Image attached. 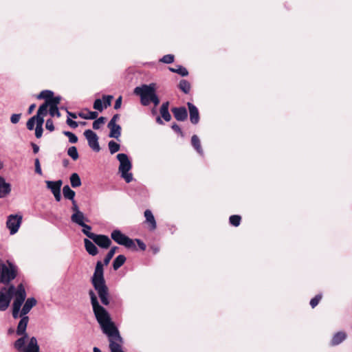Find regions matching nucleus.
<instances>
[{"label": "nucleus", "mask_w": 352, "mask_h": 352, "mask_svg": "<svg viewBox=\"0 0 352 352\" xmlns=\"http://www.w3.org/2000/svg\"><path fill=\"white\" fill-rule=\"evenodd\" d=\"M29 322V317H22L19 320L16 334L21 336L14 343V347L19 352H39L40 349L38 344L37 339L36 337H32L29 340L28 345L25 346L26 340L28 338V335L26 332L28 324Z\"/></svg>", "instance_id": "obj_1"}, {"label": "nucleus", "mask_w": 352, "mask_h": 352, "mask_svg": "<svg viewBox=\"0 0 352 352\" xmlns=\"http://www.w3.org/2000/svg\"><path fill=\"white\" fill-rule=\"evenodd\" d=\"M91 283L97 292L98 297L103 305H109V293L104 278L103 264L100 261H97L95 271L91 277Z\"/></svg>", "instance_id": "obj_2"}, {"label": "nucleus", "mask_w": 352, "mask_h": 352, "mask_svg": "<svg viewBox=\"0 0 352 352\" xmlns=\"http://www.w3.org/2000/svg\"><path fill=\"white\" fill-rule=\"evenodd\" d=\"M134 93L140 97V102L143 106H148L153 102L156 107L160 104V98L156 94V84L150 83L142 85L141 87H136Z\"/></svg>", "instance_id": "obj_3"}, {"label": "nucleus", "mask_w": 352, "mask_h": 352, "mask_svg": "<svg viewBox=\"0 0 352 352\" xmlns=\"http://www.w3.org/2000/svg\"><path fill=\"white\" fill-rule=\"evenodd\" d=\"M116 157L120 162L118 170L120 173V177L123 178L126 183H130L133 179V174L129 172L132 168L131 160L125 153H118Z\"/></svg>", "instance_id": "obj_4"}, {"label": "nucleus", "mask_w": 352, "mask_h": 352, "mask_svg": "<svg viewBox=\"0 0 352 352\" xmlns=\"http://www.w3.org/2000/svg\"><path fill=\"white\" fill-rule=\"evenodd\" d=\"M8 265L0 264V283L8 284L17 276V267L12 262L8 261Z\"/></svg>", "instance_id": "obj_5"}, {"label": "nucleus", "mask_w": 352, "mask_h": 352, "mask_svg": "<svg viewBox=\"0 0 352 352\" xmlns=\"http://www.w3.org/2000/svg\"><path fill=\"white\" fill-rule=\"evenodd\" d=\"M111 238L118 245H123L128 249L137 250L134 241L118 229L113 230L111 232Z\"/></svg>", "instance_id": "obj_6"}, {"label": "nucleus", "mask_w": 352, "mask_h": 352, "mask_svg": "<svg viewBox=\"0 0 352 352\" xmlns=\"http://www.w3.org/2000/svg\"><path fill=\"white\" fill-rule=\"evenodd\" d=\"M22 223V216L19 214H10L6 221V227L10 230V234H16Z\"/></svg>", "instance_id": "obj_7"}, {"label": "nucleus", "mask_w": 352, "mask_h": 352, "mask_svg": "<svg viewBox=\"0 0 352 352\" xmlns=\"http://www.w3.org/2000/svg\"><path fill=\"white\" fill-rule=\"evenodd\" d=\"M84 135L87 140L89 146L95 152L100 151L98 142V136L91 129H87L84 132Z\"/></svg>", "instance_id": "obj_8"}, {"label": "nucleus", "mask_w": 352, "mask_h": 352, "mask_svg": "<svg viewBox=\"0 0 352 352\" xmlns=\"http://www.w3.org/2000/svg\"><path fill=\"white\" fill-rule=\"evenodd\" d=\"M94 243L103 249H107L111 244L109 237L104 234H95L91 238Z\"/></svg>", "instance_id": "obj_9"}, {"label": "nucleus", "mask_w": 352, "mask_h": 352, "mask_svg": "<svg viewBox=\"0 0 352 352\" xmlns=\"http://www.w3.org/2000/svg\"><path fill=\"white\" fill-rule=\"evenodd\" d=\"M15 298L12 304L22 305L26 298V292L25 287L22 283H20L16 288Z\"/></svg>", "instance_id": "obj_10"}, {"label": "nucleus", "mask_w": 352, "mask_h": 352, "mask_svg": "<svg viewBox=\"0 0 352 352\" xmlns=\"http://www.w3.org/2000/svg\"><path fill=\"white\" fill-rule=\"evenodd\" d=\"M187 106L189 111L190 120L192 124H197L199 122V113L197 107L192 103L188 102Z\"/></svg>", "instance_id": "obj_11"}, {"label": "nucleus", "mask_w": 352, "mask_h": 352, "mask_svg": "<svg viewBox=\"0 0 352 352\" xmlns=\"http://www.w3.org/2000/svg\"><path fill=\"white\" fill-rule=\"evenodd\" d=\"M171 111L177 121L183 122L188 118V112L185 107H173Z\"/></svg>", "instance_id": "obj_12"}, {"label": "nucleus", "mask_w": 352, "mask_h": 352, "mask_svg": "<svg viewBox=\"0 0 352 352\" xmlns=\"http://www.w3.org/2000/svg\"><path fill=\"white\" fill-rule=\"evenodd\" d=\"M10 296L6 295V287L0 290V311H6L10 305Z\"/></svg>", "instance_id": "obj_13"}, {"label": "nucleus", "mask_w": 352, "mask_h": 352, "mask_svg": "<svg viewBox=\"0 0 352 352\" xmlns=\"http://www.w3.org/2000/svg\"><path fill=\"white\" fill-rule=\"evenodd\" d=\"M36 304V300L34 297L28 298L25 304L23 305L22 309L21 311L20 316L25 317L27 316L26 314L30 312L33 307H34Z\"/></svg>", "instance_id": "obj_14"}, {"label": "nucleus", "mask_w": 352, "mask_h": 352, "mask_svg": "<svg viewBox=\"0 0 352 352\" xmlns=\"http://www.w3.org/2000/svg\"><path fill=\"white\" fill-rule=\"evenodd\" d=\"M107 128L110 130L109 137L120 140L121 136L122 127L118 124H107Z\"/></svg>", "instance_id": "obj_15"}, {"label": "nucleus", "mask_w": 352, "mask_h": 352, "mask_svg": "<svg viewBox=\"0 0 352 352\" xmlns=\"http://www.w3.org/2000/svg\"><path fill=\"white\" fill-rule=\"evenodd\" d=\"M11 184L6 182V179L0 176V198L7 197L11 192Z\"/></svg>", "instance_id": "obj_16"}, {"label": "nucleus", "mask_w": 352, "mask_h": 352, "mask_svg": "<svg viewBox=\"0 0 352 352\" xmlns=\"http://www.w3.org/2000/svg\"><path fill=\"white\" fill-rule=\"evenodd\" d=\"M71 221L80 226L84 223L89 222V219L85 217V214L81 211L78 213H72L71 215Z\"/></svg>", "instance_id": "obj_17"}, {"label": "nucleus", "mask_w": 352, "mask_h": 352, "mask_svg": "<svg viewBox=\"0 0 352 352\" xmlns=\"http://www.w3.org/2000/svg\"><path fill=\"white\" fill-rule=\"evenodd\" d=\"M144 217L146 219V223L149 226V230L151 231L155 230L157 228V223L151 210L148 209L144 211Z\"/></svg>", "instance_id": "obj_18"}, {"label": "nucleus", "mask_w": 352, "mask_h": 352, "mask_svg": "<svg viewBox=\"0 0 352 352\" xmlns=\"http://www.w3.org/2000/svg\"><path fill=\"white\" fill-rule=\"evenodd\" d=\"M169 102L166 101L162 103L160 109L161 117L166 121L169 122L171 120V115L169 112Z\"/></svg>", "instance_id": "obj_19"}, {"label": "nucleus", "mask_w": 352, "mask_h": 352, "mask_svg": "<svg viewBox=\"0 0 352 352\" xmlns=\"http://www.w3.org/2000/svg\"><path fill=\"white\" fill-rule=\"evenodd\" d=\"M346 338V334L344 331H339L336 333L330 342V345L332 346H337L342 343Z\"/></svg>", "instance_id": "obj_20"}, {"label": "nucleus", "mask_w": 352, "mask_h": 352, "mask_svg": "<svg viewBox=\"0 0 352 352\" xmlns=\"http://www.w3.org/2000/svg\"><path fill=\"white\" fill-rule=\"evenodd\" d=\"M84 244L86 251L91 256H96L98 253V250L96 245L88 239H84Z\"/></svg>", "instance_id": "obj_21"}, {"label": "nucleus", "mask_w": 352, "mask_h": 352, "mask_svg": "<svg viewBox=\"0 0 352 352\" xmlns=\"http://www.w3.org/2000/svg\"><path fill=\"white\" fill-rule=\"evenodd\" d=\"M47 188H49L52 194L60 191V188L63 184V182L60 179L57 181H47Z\"/></svg>", "instance_id": "obj_22"}, {"label": "nucleus", "mask_w": 352, "mask_h": 352, "mask_svg": "<svg viewBox=\"0 0 352 352\" xmlns=\"http://www.w3.org/2000/svg\"><path fill=\"white\" fill-rule=\"evenodd\" d=\"M191 145L200 155H204V151L201 145V141L197 135H193L192 136Z\"/></svg>", "instance_id": "obj_23"}, {"label": "nucleus", "mask_w": 352, "mask_h": 352, "mask_svg": "<svg viewBox=\"0 0 352 352\" xmlns=\"http://www.w3.org/2000/svg\"><path fill=\"white\" fill-rule=\"evenodd\" d=\"M63 194L65 199L71 200L72 201L73 200H75L74 197L76 195V192L74 190L71 189V188L68 185H65L63 186Z\"/></svg>", "instance_id": "obj_24"}, {"label": "nucleus", "mask_w": 352, "mask_h": 352, "mask_svg": "<svg viewBox=\"0 0 352 352\" xmlns=\"http://www.w3.org/2000/svg\"><path fill=\"white\" fill-rule=\"evenodd\" d=\"M124 255L120 254L116 257L113 261V268L114 270H118L121 266L124 265L126 261Z\"/></svg>", "instance_id": "obj_25"}, {"label": "nucleus", "mask_w": 352, "mask_h": 352, "mask_svg": "<svg viewBox=\"0 0 352 352\" xmlns=\"http://www.w3.org/2000/svg\"><path fill=\"white\" fill-rule=\"evenodd\" d=\"M71 186L72 188H77L81 186L82 182L78 173H74L69 177Z\"/></svg>", "instance_id": "obj_26"}, {"label": "nucleus", "mask_w": 352, "mask_h": 352, "mask_svg": "<svg viewBox=\"0 0 352 352\" xmlns=\"http://www.w3.org/2000/svg\"><path fill=\"white\" fill-rule=\"evenodd\" d=\"M87 113H85L82 112L78 113V116L85 120H95L97 118L98 113L97 111H91L87 109Z\"/></svg>", "instance_id": "obj_27"}, {"label": "nucleus", "mask_w": 352, "mask_h": 352, "mask_svg": "<svg viewBox=\"0 0 352 352\" xmlns=\"http://www.w3.org/2000/svg\"><path fill=\"white\" fill-rule=\"evenodd\" d=\"M168 69L171 72L178 74L183 77L188 75V72L186 68L180 65H177L176 69L173 67H169Z\"/></svg>", "instance_id": "obj_28"}, {"label": "nucleus", "mask_w": 352, "mask_h": 352, "mask_svg": "<svg viewBox=\"0 0 352 352\" xmlns=\"http://www.w3.org/2000/svg\"><path fill=\"white\" fill-rule=\"evenodd\" d=\"M190 82L184 79L181 80L178 85V88L186 94L190 92Z\"/></svg>", "instance_id": "obj_29"}, {"label": "nucleus", "mask_w": 352, "mask_h": 352, "mask_svg": "<svg viewBox=\"0 0 352 352\" xmlns=\"http://www.w3.org/2000/svg\"><path fill=\"white\" fill-rule=\"evenodd\" d=\"M54 96V92L51 90H43L37 96L38 100L45 99V102L50 101V98Z\"/></svg>", "instance_id": "obj_30"}, {"label": "nucleus", "mask_w": 352, "mask_h": 352, "mask_svg": "<svg viewBox=\"0 0 352 352\" xmlns=\"http://www.w3.org/2000/svg\"><path fill=\"white\" fill-rule=\"evenodd\" d=\"M118 249L117 246H113L110 249L104 258V265H107L109 263Z\"/></svg>", "instance_id": "obj_31"}, {"label": "nucleus", "mask_w": 352, "mask_h": 352, "mask_svg": "<svg viewBox=\"0 0 352 352\" xmlns=\"http://www.w3.org/2000/svg\"><path fill=\"white\" fill-rule=\"evenodd\" d=\"M79 226L82 227V232L87 236L88 238L91 239L94 233L91 232V230L92 229L91 226L84 223L83 224L80 225Z\"/></svg>", "instance_id": "obj_32"}, {"label": "nucleus", "mask_w": 352, "mask_h": 352, "mask_svg": "<svg viewBox=\"0 0 352 352\" xmlns=\"http://www.w3.org/2000/svg\"><path fill=\"white\" fill-rule=\"evenodd\" d=\"M67 155L74 161L78 160L79 157L77 148L74 146H70L68 148Z\"/></svg>", "instance_id": "obj_33"}, {"label": "nucleus", "mask_w": 352, "mask_h": 352, "mask_svg": "<svg viewBox=\"0 0 352 352\" xmlns=\"http://www.w3.org/2000/svg\"><path fill=\"white\" fill-rule=\"evenodd\" d=\"M109 149L111 154H114L120 148V145L113 140H111L108 143Z\"/></svg>", "instance_id": "obj_34"}, {"label": "nucleus", "mask_w": 352, "mask_h": 352, "mask_svg": "<svg viewBox=\"0 0 352 352\" xmlns=\"http://www.w3.org/2000/svg\"><path fill=\"white\" fill-rule=\"evenodd\" d=\"M241 220V216L237 215V214L231 215L229 218L230 223L234 227H237L240 225Z\"/></svg>", "instance_id": "obj_35"}, {"label": "nucleus", "mask_w": 352, "mask_h": 352, "mask_svg": "<svg viewBox=\"0 0 352 352\" xmlns=\"http://www.w3.org/2000/svg\"><path fill=\"white\" fill-rule=\"evenodd\" d=\"M63 133L69 138V142L72 144H75L78 142V137L72 132L68 131H64Z\"/></svg>", "instance_id": "obj_36"}, {"label": "nucleus", "mask_w": 352, "mask_h": 352, "mask_svg": "<svg viewBox=\"0 0 352 352\" xmlns=\"http://www.w3.org/2000/svg\"><path fill=\"white\" fill-rule=\"evenodd\" d=\"M49 107V104L47 102H45L38 107L36 114L38 116H46L47 113V107Z\"/></svg>", "instance_id": "obj_37"}, {"label": "nucleus", "mask_w": 352, "mask_h": 352, "mask_svg": "<svg viewBox=\"0 0 352 352\" xmlns=\"http://www.w3.org/2000/svg\"><path fill=\"white\" fill-rule=\"evenodd\" d=\"M105 122V118L103 116H100V118L95 119L93 122L92 126L95 130H98L100 128V125L104 124Z\"/></svg>", "instance_id": "obj_38"}, {"label": "nucleus", "mask_w": 352, "mask_h": 352, "mask_svg": "<svg viewBox=\"0 0 352 352\" xmlns=\"http://www.w3.org/2000/svg\"><path fill=\"white\" fill-rule=\"evenodd\" d=\"M61 98L60 96H53L52 98H50V101H47L49 104V107H58Z\"/></svg>", "instance_id": "obj_39"}, {"label": "nucleus", "mask_w": 352, "mask_h": 352, "mask_svg": "<svg viewBox=\"0 0 352 352\" xmlns=\"http://www.w3.org/2000/svg\"><path fill=\"white\" fill-rule=\"evenodd\" d=\"M175 56L173 54H166L163 56L160 61L166 64H170L174 62Z\"/></svg>", "instance_id": "obj_40"}, {"label": "nucleus", "mask_w": 352, "mask_h": 352, "mask_svg": "<svg viewBox=\"0 0 352 352\" xmlns=\"http://www.w3.org/2000/svg\"><path fill=\"white\" fill-rule=\"evenodd\" d=\"M93 107L94 109L98 111H102L103 109H104V107L103 105V102H102V100L101 99H96L94 102V105H93Z\"/></svg>", "instance_id": "obj_41"}, {"label": "nucleus", "mask_w": 352, "mask_h": 352, "mask_svg": "<svg viewBox=\"0 0 352 352\" xmlns=\"http://www.w3.org/2000/svg\"><path fill=\"white\" fill-rule=\"evenodd\" d=\"M113 98V96L111 95H104L102 96L103 100V105L104 109H107L108 107H110L111 104V100Z\"/></svg>", "instance_id": "obj_42"}, {"label": "nucleus", "mask_w": 352, "mask_h": 352, "mask_svg": "<svg viewBox=\"0 0 352 352\" xmlns=\"http://www.w3.org/2000/svg\"><path fill=\"white\" fill-rule=\"evenodd\" d=\"M321 298H322V294H319L316 295L315 297H314L313 298L311 299L310 302H309L310 306L312 308L316 307L318 305Z\"/></svg>", "instance_id": "obj_43"}, {"label": "nucleus", "mask_w": 352, "mask_h": 352, "mask_svg": "<svg viewBox=\"0 0 352 352\" xmlns=\"http://www.w3.org/2000/svg\"><path fill=\"white\" fill-rule=\"evenodd\" d=\"M49 113L52 117L56 116L57 118H60L61 114L59 111V109L58 107H49Z\"/></svg>", "instance_id": "obj_44"}, {"label": "nucleus", "mask_w": 352, "mask_h": 352, "mask_svg": "<svg viewBox=\"0 0 352 352\" xmlns=\"http://www.w3.org/2000/svg\"><path fill=\"white\" fill-rule=\"evenodd\" d=\"M21 307V305L12 304V317L14 319H16L19 317Z\"/></svg>", "instance_id": "obj_45"}, {"label": "nucleus", "mask_w": 352, "mask_h": 352, "mask_svg": "<svg viewBox=\"0 0 352 352\" xmlns=\"http://www.w3.org/2000/svg\"><path fill=\"white\" fill-rule=\"evenodd\" d=\"M16 292V289L13 285H10L8 289H6V295L10 296V299H12V296L15 295Z\"/></svg>", "instance_id": "obj_46"}, {"label": "nucleus", "mask_w": 352, "mask_h": 352, "mask_svg": "<svg viewBox=\"0 0 352 352\" xmlns=\"http://www.w3.org/2000/svg\"><path fill=\"white\" fill-rule=\"evenodd\" d=\"M33 117L34 118V120L36 121V126L40 125V126H43L44 122V116H38V114H36Z\"/></svg>", "instance_id": "obj_47"}, {"label": "nucleus", "mask_w": 352, "mask_h": 352, "mask_svg": "<svg viewBox=\"0 0 352 352\" xmlns=\"http://www.w3.org/2000/svg\"><path fill=\"white\" fill-rule=\"evenodd\" d=\"M35 172L38 175H42V170L38 158H36L34 160Z\"/></svg>", "instance_id": "obj_48"}, {"label": "nucleus", "mask_w": 352, "mask_h": 352, "mask_svg": "<svg viewBox=\"0 0 352 352\" xmlns=\"http://www.w3.org/2000/svg\"><path fill=\"white\" fill-rule=\"evenodd\" d=\"M45 128L50 131H53L54 130V125L52 119L50 118L46 120Z\"/></svg>", "instance_id": "obj_49"}, {"label": "nucleus", "mask_w": 352, "mask_h": 352, "mask_svg": "<svg viewBox=\"0 0 352 352\" xmlns=\"http://www.w3.org/2000/svg\"><path fill=\"white\" fill-rule=\"evenodd\" d=\"M35 123H36V121L34 120V118L32 116L27 122L26 125H27L28 129L30 131L33 130Z\"/></svg>", "instance_id": "obj_50"}, {"label": "nucleus", "mask_w": 352, "mask_h": 352, "mask_svg": "<svg viewBox=\"0 0 352 352\" xmlns=\"http://www.w3.org/2000/svg\"><path fill=\"white\" fill-rule=\"evenodd\" d=\"M171 128L175 132L179 133L182 137H184V133L180 126L177 124H173Z\"/></svg>", "instance_id": "obj_51"}, {"label": "nucleus", "mask_w": 352, "mask_h": 352, "mask_svg": "<svg viewBox=\"0 0 352 352\" xmlns=\"http://www.w3.org/2000/svg\"><path fill=\"white\" fill-rule=\"evenodd\" d=\"M21 116V113H14L12 115L10 118V121L12 124H16L19 122L20 118Z\"/></svg>", "instance_id": "obj_52"}, {"label": "nucleus", "mask_w": 352, "mask_h": 352, "mask_svg": "<svg viewBox=\"0 0 352 352\" xmlns=\"http://www.w3.org/2000/svg\"><path fill=\"white\" fill-rule=\"evenodd\" d=\"M43 132V126H40V125L36 126L35 129V136L36 138H41Z\"/></svg>", "instance_id": "obj_53"}, {"label": "nucleus", "mask_w": 352, "mask_h": 352, "mask_svg": "<svg viewBox=\"0 0 352 352\" xmlns=\"http://www.w3.org/2000/svg\"><path fill=\"white\" fill-rule=\"evenodd\" d=\"M134 241H135L137 243L139 248L141 250L144 251L146 250V245L141 239H135Z\"/></svg>", "instance_id": "obj_54"}, {"label": "nucleus", "mask_w": 352, "mask_h": 352, "mask_svg": "<svg viewBox=\"0 0 352 352\" xmlns=\"http://www.w3.org/2000/svg\"><path fill=\"white\" fill-rule=\"evenodd\" d=\"M72 206L71 209H72L73 213H78V212H81L76 200H73L72 201Z\"/></svg>", "instance_id": "obj_55"}, {"label": "nucleus", "mask_w": 352, "mask_h": 352, "mask_svg": "<svg viewBox=\"0 0 352 352\" xmlns=\"http://www.w3.org/2000/svg\"><path fill=\"white\" fill-rule=\"evenodd\" d=\"M66 123L72 128L73 129H75L76 127H78V122L72 120L71 118H67V120H66Z\"/></svg>", "instance_id": "obj_56"}, {"label": "nucleus", "mask_w": 352, "mask_h": 352, "mask_svg": "<svg viewBox=\"0 0 352 352\" xmlns=\"http://www.w3.org/2000/svg\"><path fill=\"white\" fill-rule=\"evenodd\" d=\"M122 97L120 96L116 100L114 104V109H118L121 107Z\"/></svg>", "instance_id": "obj_57"}, {"label": "nucleus", "mask_w": 352, "mask_h": 352, "mask_svg": "<svg viewBox=\"0 0 352 352\" xmlns=\"http://www.w3.org/2000/svg\"><path fill=\"white\" fill-rule=\"evenodd\" d=\"M120 118V115L116 113L115 115L113 116V117L111 118V119L110 120V121L109 122L108 124H117L116 122L119 120Z\"/></svg>", "instance_id": "obj_58"}, {"label": "nucleus", "mask_w": 352, "mask_h": 352, "mask_svg": "<svg viewBox=\"0 0 352 352\" xmlns=\"http://www.w3.org/2000/svg\"><path fill=\"white\" fill-rule=\"evenodd\" d=\"M30 145H31V146L32 148L33 153L34 154L38 153V151H39V146L36 144H35L34 142H31Z\"/></svg>", "instance_id": "obj_59"}, {"label": "nucleus", "mask_w": 352, "mask_h": 352, "mask_svg": "<svg viewBox=\"0 0 352 352\" xmlns=\"http://www.w3.org/2000/svg\"><path fill=\"white\" fill-rule=\"evenodd\" d=\"M53 195L56 201H60L61 200L60 191H58L57 192H55Z\"/></svg>", "instance_id": "obj_60"}, {"label": "nucleus", "mask_w": 352, "mask_h": 352, "mask_svg": "<svg viewBox=\"0 0 352 352\" xmlns=\"http://www.w3.org/2000/svg\"><path fill=\"white\" fill-rule=\"evenodd\" d=\"M65 111L68 115V118L72 117L74 119H76L77 118V115L75 113L69 111L67 108H65Z\"/></svg>", "instance_id": "obj_61"}, {"label": "nucleus", "mask_w": 352, "mask_h": 352, "mask_svg": "<svg viewBox=\"0 0 352 352\" xmlns=\"http://www.w3.org/2000/svg\"><path fill=\"white\" fill-rule=\"evenodd\" d=\"M35 107H36V104H32L29 107V108H28V113H31L33 111V110L35 109Z\"/></svg>", "instance_id": "obj_62"}, {"label": "nucleus", "mask_w": 352, "mask_h": 352, "mask_svg": "<svg viewBox=\"0 0 352 352\" xmlns=\"http://www.w3.org/2000/svg\"><path fill=\"white\" fill-rule=\"evenodd\" d=\"M156 122H157V124H161V125L164 124V122H163V120H162V118H161V117H160V116H157V117L156 118Z\"/></svg>", "instance_id": "obj_63"}, {"label": "nucleus", "mask_w": 352, "mask_h": 352, "mask_svg": "<svg viewBox=\"0 0 352 352\" xmlns=\"http://www.w3.org/2000/svg\"><path fill=\"white\" fill-rule=\"evenodd\" d=\"M151 249H152V250L153 252V254H157L160 251L159 248H157L156 246L151 247Z\"/></svg>", "instance_id": "obj_64"}]
</instances>
